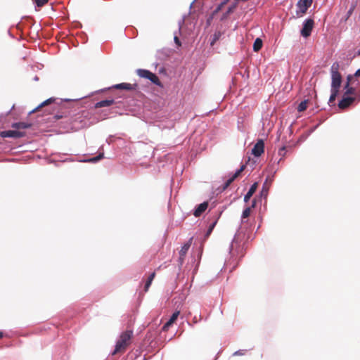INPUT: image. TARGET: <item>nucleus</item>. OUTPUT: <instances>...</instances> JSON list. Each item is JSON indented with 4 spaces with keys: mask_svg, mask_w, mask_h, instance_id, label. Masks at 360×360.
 <instances>
[{
    "mask_svg": "<svg viewBox=\"0 0 360 360\" xmlns=\"http://www.w3.org/2000/svg\"><path fill=\"white\" fill-rule=\"evenodd\" d=\"M340 64L338 62L333 63L330 68L331 75V94L329 98L328 103L333 104L338 96L340 88L342 84V75L339 72Z\"/></svg>",
    "mask_w": 360,
    "mask_h": 360,
    "instance_id": "nucleus-1",
    "label": "nucleus"
},
{
    "mask_svg": "<svg viewBox=\"0 0 360 360\" xmlns=\"http://www.w3.org/2000/svg\"><path fill=\"white\" fill-rule=\"evenodd\" d=\"M133 336L134 332L132 330H127L122 332L116 342L115 349L112 354L115 355L117 354L124 353L127 348L131 345Z\"/></svg>",
    "mask_w": 360,
    "mask_h": 360,
    "instance_id": "nucleus-2",
    "label": "nucleus"
},
{
    "mask_svg": "<svg viewBox=\"0 0 360 360\" xmlns=\"http://www.w3.org/2000/svg\"><path fill=\"white\" fill-rule=\"evenodd\" d=\"M136 72H137V75L140 77L148 79L152 83L158 85V86H160V87L163 86V85L161 83V82L160 81L158 77L155 74L153 73L152 72H150L148 70L138 69Z\"/></svg>",
    "mask_w": 360,
    "mask_h": 360,
    "instance_id": "nucleus-3",
    "label": "nucleus"
},
{
    "mask_svg": "<svg viewBox=\"0 0 360 360\" xmlns=\"http://www.w3.org/2000/svg\"><path fill=\"white\" fill-rule=\"evenodd\" d=\"M314 26V21L311 18L307 19L304 23L303 27L300 31V34L303 37L307 38L311 35V31Z\"/></svg>",
    "mask_w": 360,
    "mask_h": 360,
    "instance_id": "nucleus-4",
    "label": "nucleus"
},
{
    "mask_svg": "<svg viewBox=\"0 0 360 360\" xmlns=\"http://www.w3.org/2000/svg\"><path fill=\"white\" fill-rule=\"evenodd\" d=\"M25 133L18 130H7L0 131V136L2 138L19 139L24 137Z\"/></svg>",
    "mask_w": 360,
    "mask_h": 360,
    "instance_id": "nucleus-5",
    "label": "nucleus"
},
{
    "mask_svg": "<svg viewBox=\"0 0 360 360\" xmlns=\"http://www.w3.org/2000/svg\"><path fill=\"white\" fill-rule=\"evenodd\" d=\"M264 152V143L263 140L259 139L257 141V142L254 146L252 153L255 157H259L262 153Z\"/></svg>",
    "mask_w": 360,
    "mask_h": 360,
    "instance_id": "nucleus-6",
    "label": "nucleus"
},
{
    "mask_svg": "<svg viewBox=\"0 0 360 360\" xmlns=\"http://www.w3.org/2000/svg\"><path fill=\"white\" fill-rule=\"evenodd\" d=\"M355 101L354 97L351 96H345L343 95L342 98L340 101L338 103V107L340 109L344 110L348 108L354 101Z\"/></svg>",
    "mask_w": 360,
    "mask_h": 360,
    "instance_id": "nucleus-7",
    "label": "nucleus"
},
{
    "mask_svg": "<svg viewBox=\"0 0 360 360\" xmlns=\"http://www.w3.org/2000/svg\"><path fill=\"white\" fill-rule=\"evenodd\" d=\"M313 0H300L297 2V7L300 9L301 15L306 13L308 8L311 6Z\"/></svg>",
    "mask_w": 360,
    "mask_h": 360,
    "instance_id": "nucleus-8",
    "label": "nucleus"
},
{
    "mask_svg": "<svg viewBox=\"0 0 360 360\" xmlns=\"http://www.w3.org/2000/svg\"><path fill=\"white\" fill-rule=\"evenodd\" d=\"M112 87L116 89L134 91V90H136L138 85H137V84L120 83V84L114 85Z\"/></svg>",
    "mask_w": 360,
    "mask_h": 360,
    "instance_id": "nucleus-9",
    "label": "nucleus"
},
{
    "mask_svg": "<svg viewBox=\"0 0 360 360\" xmlns=\"http://www.w3.org/2000/svg\"><path fill=\"white\" fill-rule=\"evenodd\" d=\"M245 169V165H243L240 167V168L239 169H238L233 175L231 177H230L224 184V187H223V189L225 190L226 188H227L231 184V183L241 174L242 172L244 171V169Z\"/></svg>",
    "mask_w": 360,
    "mask_h": 360,
    "instance_id": "nucleus-10",
    "label": "nucleus"
},
{
    "mask_svg": "<svg viewBox=\"0 0 360 360\" xmlns=\"http://www.w3.org/2000/svg\"><path fill=\"white\" fill-rule=\"evenodd\" d=\"M192 240L193 238H190L189 240L182 246L181 250L179 251V260L181 263L184 262V257L191 245Z\"/></svg>",
    "mask_w": 360,
    "mask_h": 360,
    "instance_id": "nucleus-11",
    "label": "nucleus"
},
{
    "mask_svg": "<svg viewBox=\"0 0 360 360\" xmlns=\"http://www.w3.org/2000/svg\"><path fill=\"white\" fill-rule=\"evenodd\" d=\"M180 314L179 311H176L173 313L169 321L165 323V325L162 327V330L167 331L168 328L176 321L179 315Z\"/></svg>",
    "mask_w": 360,
    "mask_h": 360,
    "instance_id": "nucleus-12",
    "label": "nucleus"
},
{
    "mask_svg": "<svg viewBox=\"0 0 360 360\" xmlns=\"http://www.w3.org/2000/svg\"><path fill=\"white\" fill-rule=\"evenodd\" d=\"M208 202H204L200 204L195 210L193 214L195 217H200L207 208Z\"/></svg>",
    "mask_w": 360,
    "mask_h": 360,
    "instance_id": "nucleus-13",
    "label": "nucleus"
},
{
    "mask_svg": "<svg viewBox=\"0 0 360 360\" xmlns=\"http://www.w3.org/2000/svg\"><path fill=\"white\" fill-rule=\"evenodd\" d=\"M31 126V124L23 122H15L11 124V127L15 129V130L18 131H19L20 129H25L30 128Z\"/></svg>",
    "mask_w": 360,
    "mask_h": 360,
    "instance_id": "nucleus-14",
    "label": "nucleus"
},
{
    "mask_svg": "<svg viewBox=\"0 0 360 360\" xmlns=\"http://www.w3.org/2000/svg\"><path fill=\"white\" fill-rule=\"evenodd\" d=\"M257 186H258L257 183H254L251 186L249 191H248V193H246V195L244 197V201L245 202H247L250 199V198L252 196V195L255 193V191L257 188Z\"/></svg>",
    "mask_w": 360,
    "mask_h": 360,
    "instance_id": "nucleus-15",
    "label": "nucleus"
},
{
    "mask_svg": "<svg viewBox=\"0 0 360 360\" xmlns=\"http://www.w3.org/2000/svg\"><path fill=\"white\" fill-rule=\"evenodd\" d=\"M114 103H115V101L113 99L103 100L99 102H97L95 104V108H103V107H108V106L112 105Z\"/></svg>",
    "mask_w": 360,
    "mask_h": 360,
    "instance_id": "nucleus-16",
    "label": "nucleus"
},
{
    "mask_svg": "<svg viewBox=\"0 0 360 360\" xmlns=\"http://www.w3.org/2000/svg\"><path fill=\"white\" fill-rule=\"evenodd\" d=\"M60 110H61V112L60 113H58L56 115H54V118L56 120H59V119H62V118H66L68 117V111H67V108L63 105L60 107Z\"/></svg>",
    "mask_w": 360,
    "mask_h": 360,
    "instance_id": "nucleus-17",
    "label": "nucleus"
},
{
    "mask_svg": "<svg viewBox=\"0 0 360 360\" xmlns=\"http://www.w3.org/2000/svg\"><path fill=\"white\" fill-rule=\"evenodd\" d=\"M55 98H50L46 101H44V102H42L40 105H39L34 110V112H36V111H38L40 108L44 107V106H46L52 103H53L55 101Z\"/></svg>",
    "mask_w": 360,
    "mask_h": 360,
    "instance_id": "nucleus-18",
    "label": "nucleus"
},
{
    "mask_svg": "<svg viewBox=\"0 0 360 360\" xmlns=\"http://www.w3.org/2000/svg\"><path fill=\"white\" fill-rule=\"evenodd\" d=\"M155 276V272H153L148 277L147 281L146 282L145 286H144V291L147 292Z\"/></svg>",
    "mask_w": 360,
    "mask_h": 360,
    "instance_id": "nucleus-19",
    "label": "nucleus"
},
{
    "mask_svg": "<svg viewBox=\"0 0 360 360\" xmlns=\"http://www.w3.org/2000/svg\"><path fill=\"white\" fill-rule=\"evenodd\" d=\"M262 47V40L260 38H257L253 44V50L256 52L259 51Z\"/></svg>",
    "mask_w": 360,
    "mask_h": 360,
    "instance_id": "nucleus-20",
    "label": "nucleus"
},
{
    "mask_svg": "<svg viewBox=\"0 0 360 360\" xmlns=\"http://www.w3.org/2000/svg\"><path fill=\"white\" fill-rule=\"evenodd\" d=\"M345 91L344 93V96H349V95L354 94L355 89L353 87L349 86V82H347L345 86Z\"/></svg>",
    "mask_w": 360,
    "mask_h": 360,
    "instance_id": "nucleus-21",
    "label": "nucleus"
},
{
    "mask_svg": "<svg viewBox=\"0 0 360 360\" xmlns=\"http://www.w3.org/2000/svg\"><path fill=\"white\" fill-rule=\"evenodd\" d=\"M308 101L304 100L302 101L297 106V110L299 112H303L307 108Z\"/></svg>",
    "mask_w": 360,
    "mask_h": 360,
    "instance_id": "nucleus-22",
    "label": "nucleus"
},
{
    "mask_svg": "<svg viewBox=\"0 0 360 360\" xmlns=\"http://www.w3.org/2000/svg\"><path fill=\"white\" fill-rule=\"evenodd\" d=\"M251 211V207H246L242 213V220L243 219L248 218L250 215Z\"/></svg>",
    "mask_w": 360,
    "mask_h": 360,
    "instance_id": "nucleus-23",
    "label": "nucleus"
},
{
    "mask_svg": "<svg viewBox=\"0 0 360 360\" xmlns=\"http://www.w3.org/2000/svg\"><path fill=\"white\" fill-rule=\"evenodd\" d=\"M103 158V154L101 153L98 155L90 159L89 162H98V160H101Z\"/></svg>",
    "mask_w": 360,
    "mask_h": 360,
    "instance_id": "nucleus-24",
    "label": "nucleus"
},
{
    "mask_svg": "<svg viewBox=\"0 0 360 360\" xmlns=\"http://www.w3.org/2000/svg\"><path fill=\"white\" fill-rule=\"evenodd\" d=\"M49 0H35L37 6L41 7L48 2Z\"/></svg>",
    "mask_w": 360,
    "mask_h": 360,
    "instance_id": "nucleus-25",
    "label": "nucleus"
},
{
    "mask_svg": "<svg viewBox=\"0 0 360 360\" xmlns=\"http://www.w3.org/2000/svg\"><path fill=\"white\" fill-rule=\"evenodd\" d=\"M216 224H217V221H215L214 222H213V223H212V224L209 226V229H208V230H207V234H206L207 236H209V235L212 233V231L213 229L214 228V226H215Z\"/></svg>",
    "mask_w": 360,
    "mask_h": 360,
    "instance_id": "nucleus-26",
    "label": "nucleus"
},
{
    "mask_svg": "<svg viewBox=\"0 0 360 360\" xmlns=\"http://www.w3.org/2000/svg\"><path fill=\"white\" fill-rule=\"evenodd\" d=\"M267 192H268V188L266 187V183L265 182L264 184V185H263V188H262V195H266Z\"/></svg>",
    "mask_w": 360,
    "mask_h": 360,
    "instance_id": "nucleus-27",
    "label": "nucleus"
},
{
    "mask_svg": "<svg viewBox=\"0 0 360 360\" xmlns=\"http://www.w3.org/2000/svg\"><path fill=\"white\" fill-rule=\"evenodd\" d=\"M229 0H225L224 1L221 2L217 7V11H220L222 7L228 2Z\"/></svg>",
    "mask_w": 360,
    "mask_h": 360,
    "instance_id": "nucleus-28",
    "label": "nucleus"
},
{
    "mask_svg": "<svg viewBox=\"0 0 360 360\" xmlns=\"http://www.w3.org/2000/svg\"><path fill=\"white\" fill-rule=\"evenodd\" d=\"M285 147H282L281 148H280L279 151H278V154L279 155L281 156H284L285 155Z\"/></svg>",
    "mask_w": 360,
    "mask_h": 360,
    "instance_id": "nucleus-29",
    "label": "nucleus"
},
{
    "mask_svg": "<svg viewBox=\"0 0 360 360\" xmlns=\"http://www.w3.org/2000/svg\"><path fill=\"white\" fill-rule=\"evenodd\" d=\"M219 36H220V33H219H219H215V34H214V40H213V41L211 43V44H212V45L214 44V42L216 40H217V39H219Z\"/></svg>",
    "mask_w": 360,
    "mask_h": 360,
    "instance_id": "nucleus-30",
    "label": "nucleus"
},
{
    "mask_svg": "<svg viewBox=\"0 0 360 360\" xmlns=\"http://www.w3.org/2000/svg\"><path fill=\"white\" fill-rule=\"evenodd\" d=\"M174 41L179 46H181V42L178 37H174Z\"/></svg>",
    "mask_w": 360,
    "mask_h": 360,
    "instance_id": "nucleus-31",
    "label": "nucleus"
},
{
    "mask_svg": "<svg viewBox=\"0 0 360 360\" xmlns=\"http://www.w3.org/2000/svg\"><path fill=\"white\" fill-rule=\"evenodd\" d=\"M353 77H354V76H353V75H349L347 76V82H349V84H350V82H351V80L352 79Z\"/></svg>",
    "mask_w": 360,
    "mask_h": 360,
    "instance_id": "nucleus-32",
    "label": "nucleus"
},
{
    "mask_svg": "<svg viewBox=\"0 0 360 360\" xmlns=\"http://www.w3.org/2000/svg\"><path fill=\"white\" fill-rule=\"evenodd\" d=\"M353 76L356 77L360 76V68L356 71V72L354 73V75Z\"/></svg>",
    "mask_w": 360,
    "mask_h": 360,
    "instance_id": "nucleus-33",
    "label": "nucleus"
},
{
    "mask_svg": "<svg viewBox=\"0 0 360 360\" xmlns=\"http://www.w3.org/2000/svg\"><path fill=\"white\" fill-rule=\"evenodd\" d=\"M255 205H256V200H255V199H254V200L252 201V205H251V207H251V209H252V208H254V207H255Z\"/></svg>",
    "mask_w": 360,
    "mask_h": 360,
    "instance_id": "nucleus-34",
    "label": "nucleus"
},
{
    "mask_svg": "<svg viewBox=\"0 0 360 360\" xmlns=\"http://www.w3.org/2000/svg\"><path fill=\"white\" fill-rule=\"evenodd\" d=\"M352 12V9H349L348 13H347V18L349 17V15H351Z\"/></svg>",
    "mask_w": 360,
    "mask_h": 360,
    "instance_id": "nucleus-35",
    "label": "nucleus"
},
{
    "mask_svg": "<svg viewBox=\"0 0 360 360\" xmlns=\"http://www.w3.org/2000/svg\"><path fill=\"white\" fill-rule=\"evenodd\" d=\"M70 124H71L70 129H75V125L73 124V123L71 122Z\"/></svg>",
    "mask_w": 360,
    "mask_h": 360,
    "instance_id": "nucleus-36",
    "label": "nucleus"
},
{
    "mask_svg": "<svg viewBox=\"0 0 360 360\" xmlns=\"http://www.w3.org/2000/svg\"><path fill=\"white\" fill-rule=\"evenodd\" d=\"M233 8H229L228 10V13L232 12Z\"/></svg>",
    "mask_w": 360,
    "mask_h": 360,
    "instance_id": "nucleus-37",
    "label": "nucleus"
},
{
    "mask_svg": "<svg viewBox=\"0 0 360 360\" xmlns=\"http://www.w3.org/2000/svg\"><path fill=\"white\" fill-rule=\"evenodd\" d=\"M4 336V334L2 332L0 331V338H2Z\"/></svg>",
    "mask_w": 360,
    "mask_h": 360,
    "instance_id": "nucleus-38",
    "label": "nucleus"
},
{
    "mask_svg": "<svg viewBox=\"0 0 360 360\" xmlns=\"http://www.w3.org/2000/svg\"><path fill=\"white\" fill-rule=\"evenodd\" d=\"M356 55L360 56V49L357 51Z\"/></svg>",
    "mask_w": 360,
    "mask_h": 360,
    "instance_id": "nucleus-39",
    "label": "nucleus"
}]
</instances>
